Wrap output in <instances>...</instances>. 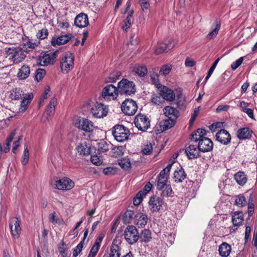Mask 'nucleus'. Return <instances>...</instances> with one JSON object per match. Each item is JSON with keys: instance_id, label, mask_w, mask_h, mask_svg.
I'll use <instances>...</instances> for the list:
<instances>
[{"instance_id": "22", "label": "nucleus", "mask_w": 257, "mask_h": 257, "mask_svg": "<svg viewBox=\"0 0 257 257\" xmlns=\"http://www.w3.org/2000/svg\"><path fill=\"white\" fill-rule=\"evenodd\" d=\"M200 150L198 146L190 145L186 148L185 153L189 159H194L199 157Z\"/></svg>"}, {"instance_id": "40", "label": "nucleus", "mask_w": 257, "mask_h": 257, "mask_svg": "<svg viewBox=\"0 0 257 257\" xmlns=\"http://www.w3.org/2000/svg\"><path fill=\"white\" fill-rule=\"evenodd\" d=\"M24 95V92L20 88H16L11 91L10 98L12 100H19Z\"/></svg>"}, {"instance_id": "59", "label": "nucleus", "mask_w": 257, "mask_h": 257, "mask_svg": "<svg viewBox=\"0 0 257 257\" xmlns=\"http://www.w3.org/2000/svg\"><path fill=\"white\" fill-rule=\"evenodd\" d=\"M46 72L44 69H38L37 70V73L35 76L36 79L39 81H40L45 75Z\"/></svg>"}, {"instance_id": "58", "label": "nucleus", "mask_w": 257, "mask_h": 257, "mask_svg": "<svg viewBox=\"0 0 257 257\" xmlns=\"http://www.w3.org/2000/svg\"><path fill=\"white\" fill-rule=\"evenodd\" d=\"M38 45V43L37 42H33L32 41L29 40L26 42V43L24 44L23 47L22 48L23 50H27V48L33 49L35 48Z\"/></svg>"}, {"instance_id": "41", "label": "nucleus", "mask_w": 257, "mask_h": 257, "mask_svg": "<svg viewBox=\"0 0 257 257\" xmlns=\"http://www.w3.org/2000/svg\"><path fill=\"white\" fill-rule=\"evenodd\" d=\"M103 238V235H99L97 237L94 244L93 245L90 249V252L97 254L99 249Z\"/></svg>"}, {"instance_id": "13", "label": "nucleus", "mask_w": 257, "mask_h": 257, "mask_svg": "<svg viewBox=\"0 0 257 257\" xmlns=\"http://www.w3.org/2000/svg\"><path fill=\"white\" fill-rule=\"evenodd\" d=\"M56 57V55L55 53H44L39 56L38 63L43 66L53 64L55 61Z\"/></svg>"}, {"instance_id": "32", "label": "nucleus", "mask_w": 257, "mask_h": 257, "mask_svg": "<svg viewBox=\"0 0 257 257\" xmlns=\"http://www.w3.org/2000/svg\"><path fill=\"white\" fill-rule=\"evenodd\" d=\"M186 177L184 169L181 167L174 173V180L176 182H182Z\"/></svg>"}, {"instance_id": "17", "label": "nucleus", "mask_w": 257, "mask_h": 257, "mask_svg": "<svg viewBox=\"0 0 257 257\" xmlns=\"http://www.w3.org/2000/svg\"><path fill=\"white\" fill-rule=\"evenodd\" d=\"M213 146V144L212 141L205 137L199 141L198 147L201 152H207L212 150Z\"/></svg>"}, {"instance_id": "55", "label": "nucleus", "mask_w": 257, "mask_h": 257, "mask_svg": "<svg viewBox=\"0 0 257 257\" xmlns=\"http://www.w3.org/2000/svg\"><path fill=\"white\" fill-rule=\"evenodd\" d=\"M48 35V31L47 29H43L38 31L36 36L37 38L41 40L45 39Z\"/></svg>"}, {"instance_id": "18", "label": "nucleus", "mask_w": 257, "mask_h": 257, "mask_svg": "<svg viewBox=\"0 0 257 257\" xmlns=\"http://www.w3.org/2000/svg\"><path fill=\"white\" fill-rule=\"evenodd\" d=\"M74 24L77 27L85 28L89 24L88 16L83 13H81L75 17Z\"/></svg>"}, {"instance_id": "54", "label": "nucleus", "mask_w": 257, "mask_h": 257, "mask_svg": "<svg viewBox=\"0 0 257 257\" xmlns=\"http://www.w3.org/2000/svg\"><path fill=\"white\" fill-rule=\"evenodd\" d=\"M142 10L145 13H147L150 9V4L149 1H139Z\"/></svg>"}, {"instance_id": "7", "label": "nucleus", "mask_w": 257, "mask_h": 257, "mask_svg": "<svg viewBox=\"0 0 257 257\" xmlns=\"http://www.w3.org/2000/svg\"><path fill=\"white\" fill-rule=\"evenodd\" d=\"M118 93V88L112 84H109L104 87L101 92V96L105 100H113L116 99Z\"/></svg>"}, {"instance_id": "49", "label": "nucleus", "mask_w": 257, "mask_h": 257, "mask_svg": "<svg viewBox=\"0 0 257 257\" xmlns=\"http://www.w3.org/2000/svg\"><path fill=\"white\" fill-rule=\"evenodd\" d=\"M152 102L155 105H160L164 102L163 98L160 94L159 95L153 94L151 98Z\"/></svg>"}, {"instance_id": "50", "label": "nucleus", "mask_w": 257, "mask_h": 257, "mask_svg": "<svg viewBox=\"0 0 257 257\" xmlns=\"http://www.w3.org/2000/svg\"><path fill=\"white\" fill-rule=\"evenodd\" d=\"M24 147L25 149L22 156V163L25 166L28 163L29 159V152L26 145H25Z\"/></svg>"}, {"instance_id": "62", "label": "nucleus", "mask_w": 257, "mask_h": 257, "mask_svg": "<svg viewBox=\"0 0 257 257\" xmlns=\"http://www.w3.org/2000/svg\"><path fill=\"white\" fill-rule=\"evenodd\" d=\"M113 155L115 157L120 156L123 154V148L122 147H118L114 148L113 149Z\"/></svg>"}, {"instance_id": "37", "label": "nucleus", "mask_w": 257, "mask_h": 257, "mask_svg": "<svg viewBox=\"0 0 257 257\" xmlns=\"http://www.w3.org/2000/svg\"><path fill=\"white\" fill-rule=\"evenodd\" d=\"M30 73V69L28 66L23 65L18 73V77L20 79H25L28 78Z\"/></svg>"}, {"instance_id": "52", "label": "nucleus", "mask_w": 257, "mask_h": 257, "mask_svg": "<svg viewBox=\"0 0 257 257\" xmlns=\"http://www.w3.org/2000/svg\"><path fill=\"white\" fill-rule=\"evenodd\" d=\"M134 215V212L132 210H127L123 216V221L125 223L131 222L132 219Z\"/></svg>"}, {"instance_id": "14", "label": "nucleus", "mask_w": 257, "mask_h": 257, "mask_svg": "<svg viewBox=\"0 0 257 257\" xmlns=\"http://www.w3.org/2000/svg\"><path fill=\"white\" fill-rule=\"evenodd\" d=\"M9 225L13 237L15 239L18 238L22 230L20 226V220L18 218H13L10 221Z\"/></svg>"}, {"instance_id": "34", "label": "nucleus", "mask_w": 257, "mask_h": 257, "mask_svg": "<svg viewBox=\"0 0 257 257\" xmlns=\"http://www.w3.org/2000/svg\"><path fill=\"white\" fill-rule=\"evenodd\" d=\"M91 148L89 144L86 142L81 143L77 147V150L79 153L84 155H89L91 152Z\"/></svg>"}, {"instance_id": "56", "label": "nucleus", "mask_w": 257, "mask_h": 257, "mask_svg": "<svg viewBox=\"0 0 257 257\" xmlns=\"http://www.w3.org/2000/svg\"><path fill=\"white\" fill-rule=\"evenodd\" d=\"M153 151V146L151 143L147 144L144 146L142 148V153L146 155H150L152 153Z\"/></svg>"}, {"instance_id": "33", "label": "nucleus", "mask_w": 257, "mask_h": 257, "mask_svg": "<svg viewBox=\"0 0 257 257\" xmlns=\"http://www.w3.org/2000/svg\"><path fill=\"white\" fill-rule=\"evenodd\" d=\"M174 47V44L167 45L166 43H160L158 44L155 53L157 55L162 54L164 52H167L169 50L173 48Z\"/></svg>"}, {"instance_id": "60", "label": "nucleus", "mask_w": 257, "mask_h": 257, "mask_svg": "<svg viewBox=\"0 0 257 257\" xmlns=\"http://www.w3.org/2000/svg\"><path fill=\"white\" fill-rule=\"evenodd\" d=\"M243 61V57H241L238 59L231 64V67L233 70L237 69L242 63Z\"/></svg>"}, {"instance_id": "16", "label": "nucleus", "mask_w": 257, "mask_h": 257, "mask_svg": "<svg viewBox=\"0 0 257 257\" xmlns=\"http://www.w3.org/2000/svg\"><path fill=\"white\" fill-rule=\"evenodd\" d=\"M158 90L164 100L166 99L170 101L174 100L175 95L172 89L165 86H160L158 87Z\"/></svg>"}, {"instance_id": "11", "label": "nucleus", "mask_w": 257, "mask_h": 257, "mask_svg": "<svg viewBox=\"0 0 257 257\" xmlns=\"http://www.w3.org/2000/svg\"><path fill=\"white\" fill-rule=\"evenodd\" d=\"M74 182L69 178L64 177L56 181L54 188L61 191H68L74 187Z\"/></svg>"}, {"instance_id": "39", "label": "nucleus", "mask_w": 257, "mask_h": 257, "mask_svg": "<svg viewBox=\"0 0 257 257\" xmlns=\"http://www.w3.org/2000/svg\"><path fill=\"white\" fill-rule=\"evenodd\" d=\"M234 179L240 185H243L247 181L246 175L242 172H238L234 175Z\"/></svg>"}, {"instance_id": "57", "label": "nucleus", "mask_w": 257, "mask_h": 257, "mask_svg": "<svg viewBox=\"0 0 257 257\" xmlns=\"http://www.w3.org/2000/svg\"><path fill=\"white\" fill-rule=\"evenodd\" d=\"M91 162L97 166H99L102 163V159L100 156L92 155L91 156Z\"/></svg>"}, {"instance_id": "30", "label": "nucleus", "mask_w": 257, "mask_h": 257, "mask_svg": "<svg viewBox=\"0 0 257 257\" xmlns=\"http://www.w3.org/2000/svg\"><path fill=\"white\" fill-rule=\"evenodd\" d=\"M175 123V121L173 119L169 118L161 120L159 123L160 130L161 132H163L173 127Z\"/></svg>"}, {"instance_id": "3", "label": "nucleus", "mask_w": 257, "mask_h": 257, "mask_svg": "<svg viewBox=\"0 0 257 257\" xmlns=\"http://www.w3.org/2000/svg\"><path fill=\"white\" fill-rule=\"evenodd\" d=\"M74 66V57L72 54H65L60 59V68L61 72L67 74L73 69Z\"/></svg>"}, {"instance_id": "4", "label": "nucleus", "mask_w": 257, "mask_h": 257, "mask_svg": "<svg viewBox=\"0 0 257 257\" xmlns=\"http://www.w3.org/2000/svg\"><path fill=\"white\" fill-rule=\"evenodd\" d=\"M130 134L128 129L123 125H116L113 128L112 135L117 142H122L126 140Z\"/></svg>"}, {"instance_id": "44", "label": "nucleus", "mask_w": 257, "mask_h": 257, "mask_svg": "<svg viewBox=\"0 0 257 257\" xmlns=\"http://www.w3.org/2000/svg\"><path fill=\"white\" fill-rule=\"evenodd\" d=\"M133 11H132L130 13L128 14L126 19L124 21V25L122 26L123 31H126L132 26L133 20Z\"/></svg>"}, {"instance_id": "36", "label": "nucleus", "mask_w": 257, "mask_h": 257, "mask_svg": "<svg viewBox=\"0 0 257 257\" xmlns=\"http://www.w3.org/2000/svg\"><path fill=\"white\" fill-rule=\"evenodd\" d=\"M120 247L114 241H113L110 248L109 255L107 256L108 257H120Z\"/></svg>"}, {"instance_id": "6", "label": "nucleus", "mask_w": 257, "mask_h": 257, "mask_svg": "<svg viewBox=\"0 0 257 257\" xmlns=\"http://www.w3.org/2000/svg\"><path fill=\"white\" fill-rule=\"evenodd\" d=\"M124 239L128 243L133 244L138 240L139 233L135 226L128 225L124 230Z\"/></svg>"}, {"instance_id": "21", "label": "nucleus", "mask_w": 257, "mask_h": 257, "mask_svg": "<svg viewBox=\"0 0 257 257\" xmlns=\"http://www.w3.org/2000/svg\"><path fill=\"white\" fill-rule=\"evenodd\" d=\"M148 220V218L146 214L139 212L135 215L134 223L138 226V227H143L146 225Z\"/></svg>"}, {"instance_id": "43", "label": "nucleus", "mask_w": 257, "mask_h": 257, "mask_svg": "<svg viewBox=\"0 0 257 257\" xmlns=\"http://www.w3.org/2000/svg\"><path fill=\"white\" fill-rule=\"evenodd\" d=\"M139 237L142 241L145 242H149L152 239L151 232L148 229H144L142 231Z\"/></svg>"}, {"instance_id": "8", "label": "nucleus", "mask_w": 257, "mask_h": 257, "mask_svg": "<svg viewBox=\"0 0 257 257\" xmlns=\"http://www.w3.org/2000/svg\"><path fill=\"white\" fill-rule=\"evenodd\" d=\"M75 125L79 129L87 133H92L97 128L94 123L88 119L85 118H79L75 122Z\"/></svg>"}, {"instance_id": "10", "label": "nucleus", "mask_w": 257, "mask_h": 257, "mask_svg": "<svg viewBox=\"0 0 257 257\" xmlns=\"http://www.w3.org/2000/svg\"><path fill=\"white\" fill-rule=\"evenodd\" d=\"M121 110L127 115H134L138 109V105L136 101L132 99H125L121 104Z\"/></svg>"}, {"instance_id": "20", "label": "nucleus", "mask_w": 257, "mask_h": 257, "mask_svg": "<svg viewBox=\"0 0 257 257\" xmlns=\"http://www.w3.org/2000/svg\"><path fill=\"white\" fill-rule=\"evenodd\" d=\"M216 140L224 145H227L230 143L231 136L229 133L225 130H221L216 134Z\"/></svg>"}, {"instance_id": "61", "label": "nucleus", "mask_w": 257, "mask_h": 257, "mask_svg": "<svg viewBox=\"0 0 257 257\" xmlns=\"http://www.w3.org/2000/svg\"><path fill=\"white\" fill-rule=\"evenodd\" d=\"M50 219L53 224L61 223L59 219L56 216V214L55 212H53L50 214Z\"/></svg>"}, {"instance_id": "23", "label": "nucleus", "mask_w": 257, "mask_h": 257, "mask_svg": "<svg viewBox=\"0 0 257 257\" xmlns=\"http://www.w3.org/2000/svg\"><path fill=\"white\" fill-rule=\"evenodd\" d=\"M164 115L171 119L175 120L179 116L178 110L171 106H167L163 109Z\"/></svg>"}, {"instance_id": "47", "label": "nucleus", "mask_w": 257, "mask_h": 257, "mask_svg": "<svg viewBox=\"0 0 257 257\" xmlns=\"http://www.w3.org/2000/svg\"><path fill=\"white\" fill-rule=\"evenodd\" d=\"M15 135V133L13 132L8 136L4 145V149L3 150V151L5 153H7L10 151V146Z\"/></svg>"}, {"instance_id": "26", "label": "nucleus", "mask_w": 257, "mask_h": 257, "mask_svg": "<svg viewBox=\"0 0 257 257\" xmlns=\"http://www.w3.org/2000/svg\"><path fill=\"white\" fill-rule=\"evenodd\" d=\"M33 96L32 93H28L26 94L21 101L20 107L19 108V112H24L27 110L28 105L30 103L33 98Z\"/></svg>"}, {"instance_id": "31", "label": "nucleus", "mask_w": 257, "mask_h": 257, "mask_svg": "<svg viewBox=\"0 0 257 257\" xmlns=\"http://www.w3.org/2000/svg\"><path fill=\"white\" fill-rule=\"evenodd\" d=\"M244 220V216L242 212H236L232 216V222L234 226H239Z\"/></svg>"}, {"instance_id": "25", "label": "nucleus", "mask_w": 257, "mask_h": 257, "mask_svg": "<svg viewBox=\"0 0 257 257\" xmlns=\"http://www.w3.org/2000/svg\"><path fill=\"white\" fill-rule=\"evenodd\" d=\"M221 24L218 20H215L211 27V32L207 35V38L211 40L215 38L220 29Z\"/></svg>"}, {"instance_id": "42", "label": "nucleus", "mask_w": 257, "mask_h": 257, "mask_svg": "<svg viewBox=\"0 0 257 257\" xmlns=\"http://www.w3.org/2000/svg\"><path fill=\"white\" fill-rule=\"evenodd\" d=\"M98 151L100 153H105L109 150L111 146L110 144H108L105 141L101 140L97 144Z\"/></svg>"}, {"instance_id": "46", "label": "nucleus", "mask_w": 257, "mask_h": 257, "mask_svg": "<svg viewBox=\"0 0 257 257\" xmlns=\"http://www.w3.org/2000/svg\"><path fill=\"white\" fill-rule=\"evenodd\" d=\"M247 201L243 195L239 194L235 196V204L239 207H242L246 205Z\"/></svg>"}, {"instance_id": "5", "label": "nucleus", "mask_w": 257, "mask_h": 257, "mask_svg": "<svg viewBox=\"0 0 257 257\" xmlns=\"http://www.w3.org/2000/svg\"><path fill=\"white\" fill-rule=\"evenodd\" d=\"M172 163L169 164L165 168L162 170L157 177V189H163L166 185L169 184L168 181L169 179V173L170 172Z\"/></svg>"}, {"instance_id": "9", "label": "nucleus", "mask_w": 257, "mask_h": 257, "mask_svg": "<svg viewBox=\"0 0 257 257\" xmlns=\"http://www.w3.org/2000/svg\"><path fill=\"white\" fill-rule=\"evenodd\" d=\"M134 123L138 129L142 132L146 131L150 126L149 118L142 114H139L135 117Z\"/></svg>"}, {"instance_id": "1", "label": "nucleus", "mask_w": 257, "mask_h": 257, "mask_svg": "<svg viewBox=\"0 0 257 257\" xmlns=\"http://www.w3.org/2000/svg\"><path fill=\"white\" fill-rule=\"evenodd\" d=\"M6 52L9 59L14 63H19L26 58V52L21 47H10L6 48Z\"/></svg>"}, {"instance_id": "24", "label": "nucleus", "mask_w": 257, "mask_h": 257, "mask_svg": "<svg viewBox=\"0 0 257 257\" xmlns=\"http://www.w3.org/2000/svg\"><path fill=\"white\" fill-rule=\"evenodd\" d=\"M71 35H62L57 38H53L51 40V44L56 47L67 43L71 38Z\"/></svg>"}, {"instance_id": "19", "label": "nucleus", "mask_w": 257, "mask_h": 257, "mask_svg": "<svg viewBox=\"0 0 257 257\" xmlns=\"http://www.w3.org/2000/svg\"><path fill=\"white\" fill-rule=\"evenodd\" d=\"M57 104V99L55 97H53L48 105L47 106L45 112L44 113V116L47 119H51L53 116V114L55 111V106Z\"/></svg>"}, {"instance_id": "38", "label": "nucleus", "mask_w": 257, "mask_h": 257, "mask_svg": "<svg viewBox=\"0 0 257 257\" xmlns=\"http://www.w3.org/2000/svg\"><path fill=\"white\" fill-rule=\"evenodd\" d=\"M158 190L159 191H162L161 193V197L162 198L173 196L174 192L170 184L166 185V186H165L163 189Z\"/></svg>"}, {"instance_id": "27", "label": "nucleus", "mask_w": 257, "mask_h": 257, "mask_svg": "<svg viewBox=\"0 0 257 257\" xmlns=\"http://www.w3.org/2000/svg\"><path fill=\"white\" fill-rule=\"evenodd\" d=\"M252 131L248 127H243L237 132V136L240 140L247 139L251 137Z\"/></svg>"}, {"instance_id": "12", "label": "nucleus", "mask_w": 257, "mask_h": 257, "mask_svg": "<svg viewBox=\"0 0 257 257\" xmlns=\"http://www.w3.org/2000/svg\"><path fill=\"white\" fill-rule=\"evenodd\" d=\"M108 109L107 106L101 103H96L91 109V113L96 118H103L107 115Z\"/></svg>"}, {"instance_id": "64", "label": "nucleus", "mask_w": 257, "mask_h": 257, "mask_svg": "<svg viewBox=\"0 0 257 257\" xmlns=\"http://www.w3.org/2000/svg\"><path fill=\"white\" fill-rule=\"evenodd\" d=\"M58 27L61 29H67L69 27V24L66 21H58Z\"/></svg>"}, {"instance_id": "45", "label": "nucleus", "mask_w": 257, "mask_h": 257, "mask_svg": "<svg viewBox=\"0 0 257 257\" xmlns=\"http://www.w3.org/2000/svg\"><path fill=\"white\" fill-rule=\"evenodd\" d=\"M118 165L124 170H128L131 167V163L129 159L122 158L118 160Z\"/></svg>"}, {"instance_id": "51", "label": "nucleus", "mask_w": 257, "mask_h": 257, "mask_svg": "<svg viewBox=\"0 0 257 257\" xmlns=\"http://www.w3.org/2000/svg\"><path fill=\"white\" fill-rule=\"evenodd\" d=\"M84 246L83 240L81 241L77 246L73 249V257H77L81 252Z\"/></svg>"}, {"instance_id": "35", "label": "nucleus", "mask_w": 257, "mask_h": 257, "mask_svg": "<svg viewBox=\"0 0 257 257\" xmlns=\"http://www.w3.org/2000/svg\"><path fill=\"white\" fill-rule=\"evenodd\" d=\"M133 71L140 77L146 75L148 70L145 66L136 65L133 67Z\"/></svg>"}, {"instance_id": "53", "label": "nucleus", "mask_w": 257, "mask_h": 257, "mask_svg": "<svg viewBox=\"0 0 257 257\" xmlns=\"http://www.w3.org/2000/svg\"><path fill=\"white\" fill-rule=\"evenodd\" d=\"M143 196H144L143 191H140L137 193L133 200L135 205H138L142 202Z\"/></svg>"}, {"instance_id": "29", "label": "nucleus", "mask_w": 257, "mask_h": 257, "mask_svg": "<svg viewBox=\"0 0 257 257\" xmlns=\"http://www.w3.org/2000/svg\"><path fill=\"white\" fill-rule=\"evenodd\" d=\"M219 253L222 257H227L231 251V246L226 242H223L219 246Z\"/></svg>"}, {"instance_id": "2", "label": "nucleus", "mask_w": 257, "mask_h": 257, "mask_svg": "<svg viewBox=\"0 0 257 257\" xmlns=\"http://www.w3.org/2000/svg\"><path fill=\"white\" fill-rule=\"evenodd\" d=\"M118 91L121 95H131L135 94L136 91L134 82L126 79H122L117 84Z\"/></svg>"}, {"instance_id": "15", "label": "nucleus", "mask_w": 257, "mask_h": 257, "mask_svg": "<svg viewBox=\"0 0 257 257\" xmlns=\"http://www.w3.org/2000/svg\"><path fill=\"white\" fill-rule=\"evenodd\" d=\"M163 204V199L156 196L151 197L149 201V207L152 212L159 211Z\"/></svg>"}, {"instance_id": "48", "label": "nucleus", "mask_w": 257, "mask_h": 257, "mask_svg": "<svg viewBox=\"0 0 257 257\" xmlns=\"http://www.w3.org/2000/svg\"><path fill=\"white\" fill-rule=\"evenodd\" d=\"M172 66L170 64L163 65L160 68L159 73L162 76H166L171 72Z\"/></svg>"}, {"instance_id": "28", "label": "nucleus", "mask_w": 257, "mask_h": 257, "mask_svg": "<svg viewBox=\"0 0 257 257\" xmlns=\"http://www.w3.org/2000/svg\"><path fill=\"white\" fill-rule=\"evenodd\" d=\"M206 135V131L203 128H198L193 132L191 135L190 139L194 142H199Z\"/></svg>"}, {"instance_id": "63", "label": "nucleus", "mask_w": 257, "mask_h": 257, "mask_svg": "<svg viewBox=\"0 0 257 257\" xmlns=\"http://www.w3.org/2000/svg\"><path fill=\"white\" fill-rule=\"evenodd\" d=\"M230 108V106L227 104L219 105L216 108L217 112L221 111H227Z\"/></svg>"}]
</instances>
